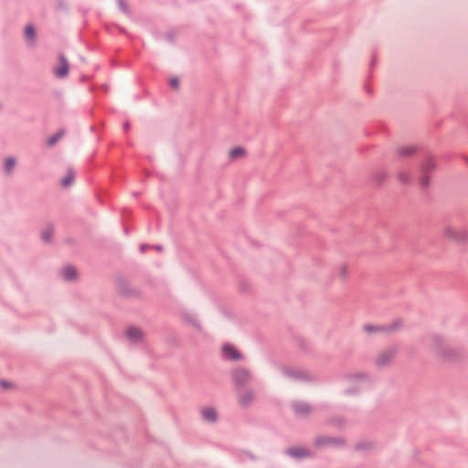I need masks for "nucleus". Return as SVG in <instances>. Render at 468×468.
Instances as JSON below:
<instances>
[{
  "mask_svg": "<svg viewBox=\"0 0 468 468\" xmlns=\"http://www.w3.org/2000/svg\"><path fill=\"white\" fill-rule=\"evenodd\" d=\"M444 237L454 242H465L468 240V232L463 229L446 228L443 230Z\"/></svg>",
  "mask_w": 468,
  "mask_h": 468,
  "instance_id": "f257e3e1",
  "label": "nucleus"
},
{
  "mask_svg": "<svg viewBox=\"0 0 468 468\" xmlns=\"http://www.w3.org/2000/svg\"><path fill=\"white\" fill-rule=\"evenodd\" d=\"M75 178V174L72 170H69L67 175L61 180V185L65 187L69 186Z\"/></svg>",
  "mask_w": 468,
  "mask_h": 468,
  "instance_id": "9b49d317",
  "label": "nucleus"
},
{
  "mask_svg": "<svg viewBox=\"0 0 468 468\" xmlns=\"http://www.w3.org/2000/svg\"><path fill=\"white\" fill-rule=\"evenodd\" d=\"M144 250H145V246H144V245H143V246H141V250H142V251H144Z\"/></svg>",
  "mask_w": 468,
  "mask_h": 468,
  "instance_id": "393cba45",
  "label": "nucleus"
},
{
  "mask_svg": "<svg viewBox=\"0 0 468 468\" xmlns=\"http://www.w3.org/2000/svg\"><path fill=\"white\" fill-rule=\"evenodd\" d=\"M289 453L294 457H303L307 455V451L303 448H292L289 450Z\"/></svg>",
  "mask_w": 468,
  "mask_h": 468,
  "instance_id": "f8f14e48",
  "label": "nucleus"
},
{
  "mask_svg": "<svg viewBox=\"0 0 468 468\" xmlns=\"http://www.w3.org/2000/svg\"><path fill=\"white\" fill-rule=\"evenodd\" d=\"M64 135V132H58L54 136L50 137L48 140V144L53 146L59 139H61Z\"/></svg>",
  "mask_w": 468,
  "mask_h": 468,
  "instance_id": "4468645a",
  "label": "nucleus"
},
{
  "mask_svg": "<svg viewBox=\"0 0 468 468\" xmlns=\"http://www.w3.org/2000/svg\"><path fill=\"white\" fill-rule=\"evenodd\" d=\"M169 85L174 90H178L179 89V79L176 77L171 78L169 80Z\"/></svg>",
  "mask_w": 468,
  "mask_h": 468,
  "instance_id": "6ab92c4d",
  "label": "nucleus"
},
{
  "mask_svg": "<svg viewBox=\"0 0 468 468\" xmlns=\"http://www.w3.org/2000/svg\"><path fill=\"white\" fill-rule=\"evenodd\" d=\"M365 330H366L367 332H372V331H373V326H371V325H366V326H365Z\"/></svg>",
  "mask_w": 468,
  "mask_h": 468,
  "instance_id": "5701e85b",
  "label": "nucleus"
},
{
  "mask_svg": "<svg viewBox=\"0 0 468 468\" xmlns=\"http://www.w3.org/2000/svg\"><path fill=\"white\" fill-rule=\"evenodd\" d=\"M222 353L224 357L229 360H239L242 357L239 350L231 345L224 346L222 348Z\"/></svg>",
  "mask_w": 468,
  "mask_h": 468,
  "instance_id": "6e6552de",
  "label": "nucleus"
},
{
  "mask_svg": "<svg viewBox=\"0 0 468 468\" xmlns=\"http://www.w3.org/2000/svg\"><path fill=\"white\" fill-rule=\"evenodd\" d=\"M69 62L64 56H59L58 63L54 68V73L58 78H65L69 73Z\"/></svg>",
  "mask_w": 468,
  "mask_h": 468,
  "instance_id": "423d86ee",
  "label": "nucleus"
},
{
  "mask_svg": "<svg viewBox=\"0 0 468 468\" xmlns=\"http://www.w3.org/2000/svg\"><path fill=\"white\" fill-rule=\"evenodd\" d=\"M217 412L214 409L207 408V421H215L217 420Z\"/></svg>",
  "mask_w": 468,
  "mask_h": 468,
  "instance_id": "dca6fc26",
  "label": "nucleus"
},
{
  "mask_svg": "<svg viewBox=\"0 0 468 468\" xmlns=\"http://www.w3.org/2000/svg\"><path fill=\"white\" fill-rule=\"evenodd\" d=\"M435 163L433 159H428L425 161V163L422 165V170L423 172H429L434 169Z\"/></svg>",
  "mask_w": 468,
  "mask_h": 468,
  "instance_id": "2eb2a0df",
  "label": "nucleus"
},
{
  "mask_svg": "<svg viewBox=\"0 0 468 468\" xmlns=\"http://www.w3.org/2000/svg\"><path fill=\"white\" fill-rule=\"evenodd\" d=\"M61 275L64 280L71 281L77 276V271L73 267L68 266L61 271Z\"/></svg>",
  "mask_w": 468,
  "mask_h": 468,
  "instance_id": "9d476101",
  "label": "nucleus"
},
{
  "mask_svg": "<svg viewBox=\"0 0 468 468\" xmlns=\"http://www.w3.org/2000/svg\"><path fill=\"white\" fill-rule=\"evenodd\" d=\"M396 353L397 351L393 347L383 350L376 357L377 366L385 367L388 365L394 359Z\"/></svg>",
  "mask_w": 468,
  "mask_h": 468,
  "instance_id": "7ed1b4c3",
  "label": "nucleus"
},
{
  "mask_svg": "<svg viewBox=\"0 0 468 468\" xmlns=\"http://www.w3.org/2000/svg\"><path fill=\"white\" fill-rule=\"evenodd\" d=\"M52 233H53V231L51 229H45L42 233L43 239H45L46 241H48L52 236Z\"/></svg>",
  "mask_w": 468,
  "mask_h": 468,
  "instance_id": "aec40b11",
  "label": "nucleus"
},
{
  "mask_svg": "<svg viewBox=\"0 0 468 468\" xmlns=\"http://www.w3.org/2000/svg\"><path fill=\"white\" fill-rule=\"evenodd\" d=\"M16 165V160L12 157H9L5 160V169L7 173H10L12 171V169L14 168Z\"/></svg>",
  "mask_w": 468,
  "mask_h": 468,
  "instance_id": "f3484780",
  "label": "nucleus"
},
{
  "mask_svg": "<svg viewBox=\"0 0 468 468\" xmlns=\"http://www.w3.org/2000/svg\"><path fill=\"white\" fill-rule=\"evenodd\" d=\"M414 150L412 148H408L407 150H401V153L404 154H408L411 152H413Z\"/></svg>",
  "mask_w": 468,
  "mask_h": 468,
  "instance_id": "412c9836",
  "label": "nucleus"
},
{
  "mask_svg": "<svg viewBox=\"0 0 468 468\" xmlns=\"http://www.w3.org/2000/svg\"><path fill=\"white\" fill-rule=\"evenodd\" d=\"M399 180H400L401 182H406V181H407L406 177H405L402 174H400V175L399 176Z\"/></svg>",
  "mask_w": 468,
  "mask_h": 468,
  "instance_id": "b1692460",
  "label": "nucleus"
},
{
  "mask_svg": "<svg viewBox=\"0 0 468 468\" xmlns=\"http://www.w3.org/2000/svg\"><path fill=\"white\" fill-rule=\"evenodd\" d=\"M420 183L422 186H427L428 185V179L426 177H422L421 180H420Z\"/></svg>",
  "mask_w": 468,
  "mask_h": 468,
  "instance_id": "4be33fe9",
  "label": "nucleus"
},
{
  "mask_svg": "<svg viewBox=\"0 0 468 468\" xmlns=\"http://www.w3.org/2000/svg\"><path fill=\"white\" fill-rule=\"evenodd\" d=\"M25 35L27 38L33 40L35 37V29L32 26L28 25L25 28Z\"/></svg>",
  "mask_w": 468,
  "mask_h": 468,
  "instance_id": "a211bd4d",
  "label": "nucleus"
},
{
  "mask_svg": "<svg viewBox=\"0 0 468 468\" xmlns=\"http://www.w3.org/2000/svg\"><path fill=\"white\" fill-rule=\"evenodd\" d=\"M124 335L128 341L133 344H140L144 341V333L139 327L129 326L124 331Z\"/></svg>",
  "mask_w": 468,
  "mask_h": 468,
  "instance_id": "f03ea898",
  "label": "nucleus"
},
{
  "mask_svg": "<svg viewBox=\"0 0 468 468\" xmlns=\"http://www.w3.org/2000/svg\"><path fill=\"white\" fill-rule=\"evenodd\" d=\"M296 412L304 414L310 411V407L305 403H298L294 405Z\"/></svg>",
  "mask_w": 468,
  "mask_h": 468,
  "instance_id": "ddd939ff",
  "label": "nucleus"
},
{
  "mask_svg": "<svg viewBox=\"0 0 468 468\" xmlns=\"http://www.w3.org/2000/svg\"><path fill=\"white\" fill-rule=\"evenodd\" d=\"M232 378L237 386L242 387L250 380V374L244 368H236L232 371Z\"/></svg>",
  "mask_w": 468,
  "mask_h": 468,
  "instance_id": "20e7f679",
  "label": "nucleus"
},
{
  "mask_svg": "<svg viewBox=\"0 0 468 468\" xmlns=\"http://www.w3.org/2000/svg\"><path fill=\"white\" fill-rule=\"evenodd\" d=\"M182 317L184 321L189 325L199 329L201 328V324L197 314L193 310L185 309L182 313Z\"/></svg>",
  "mask_w": 468,
  "mask_h": 468,
  "instance_id": "39448f33",
  "label": "nucleus"
},
{
  "mask_svg": "<svg viewBox=\"0 0 468 468\" xmlns=\"http://www.w3.org/2000/svg\"><path fill=\"white\" fill-rule=\"evenodd\" d=\"M254 399L255 393L250 389H242L238 395L239 403L243 407L250 405Z\"/></svg>",
  "mask_w": 468,
  "mask_h": 468,
  "instance_id": "0eeeda50",
  "label": "nucleus"
},
{
  "mask_svg": "<svg viewBox=\"0 0 468 468\" xmlns=\"http://www.w3.org/2000/svg\"><path fill=\"white\" fill-rule=\"evenodd\" d=\"M246 155V150L243 147H234L229 150L228 156L230 160L235 161L243 158Z\"/></svg>",
  "mask_w": 468,
  "mask_h": 468,
  "instance_id": "1a4fd4ad",
  "label": "nucleus"
}]
</instances>
